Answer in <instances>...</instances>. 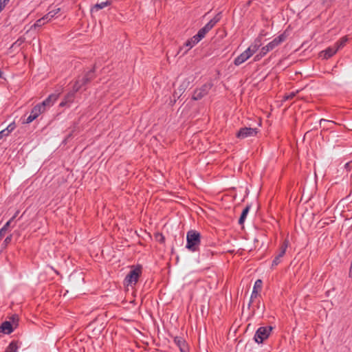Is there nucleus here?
Returning <instances> with one entry per match:
<instances>
[{
	"label": "nucleus",
	"instance_id": "obj_37",
	"mask_svg": "<svg viewBox=\"0 0 352 352\" xmlns=\"http://www.w3.org/2000/svg\"><path fill=\"white\" fill-rule=\"evenodd\" d=\"M10 0H0V12H1Z\"/></svg>",
	"mask_w": 352,
	"mask_h": 352
},
{
	"label": "nucleus",
	"instance_id": "obj_7",
	"mask_svg": "<svg viewBox=\"0 0 352 352\" xmlns=\"http://www.w3.org/2000/svg\"><path fill=\"white\" fill-rule=\"evenodd\" d=\"M213 87L212 81L204 84L200 88L196 89L192 94V99L193 100H199L206 96L211 88Z\"/></svg>",
	"mask_w": 352,
	"mask_h": 352
},
{
	"label": "nucleus",
	"instance_id": "obj_39",
	"mask_svg": "<svg viewBox=\"0 0 352 352\" xmlns=\"http://www.w3.org/2000/svg\"><path fill=\"white\" fill-rule=\"evenodd\" d=\"M244 52L246 53V55H248V58H250L254 54V52H252L250 47Z\"/></svg>",
	"mask_w": 352,
	"mask_h": 352
},
{
	"label": "nucleus",
	"instance_id": "obj_18",
	"mask_svg": "<svg viewBox=\"0 0 352 352\" xmlns=\"http://www.w3.org/2000/svg\"><path fill=\"white\" fill-rule=\"evenodd\" d=\"M250 205H247L245 208L242 210V212L241 214V216L239 219V224L241 225V226H243L245 221V219L247 217V215L250 211Z\"/></svg>",
	"mask_w": 352,
	"mask_h": 352
},
{
	"label": "nucleus",
	"instance_id": "obj_21",
	"mask_svg": "<svg viewBox=\"0 0 352 352\" xmlns=\"http://www.w3.org/2000/svg\"><path fill=\"white\" fill-rule=\"evenodd\" d=\"M335 124H336V123L333 121H330L325 119H321L320 120V126L322 127L324 130H328L331 128V125Z\"/></svg>",
	"mask_w": 352,
	"mask_h": 352
},
{
	"label": "nucleus",
	"instance_id": "obj_19",
	"mask_svg": "<svg viewBox=\"0 0 352 352\" xmlns=\"http://www.w3.org/2000/svg\"><path fill=\"white\" fill-rule=\"evenodd\" d=\"M248 58V55H246V53L243 52L236 58H235L234 60V64L236 66H239L241 64L243 63L245 61H246Z\"/></svg>",
	"mask_w": 352,
	"mask_h": 352
},
{
	"label": "nucleus",
	"instance_id": "obj_45",
	"mask_svg": "<svg viewBox=\"0 0 352 352\" xmlns=\"http://www.w3.org/2000/svg\"><path fill=\"white\" fill-rule=\"evenodd\" d=\"M3 72L0 70V78L1 77Z\"/></svg>",
	"mask_w": 352,
	"mask_h": 352
},
{
	"label": "nucleus",
	"instance_id": "obj_43",
	"mask_svg": "<svg viewBox=\"0 0 352 352\" xmlns=\"http://www.w3.org/2000/svg\"><path fill=\"white\" fill-rule=\"evenodd\" d=\"M176 99H177V98H174L173 101L170 100V102L172 103V104H174L175 103Z\"/></svg>",
	"mask_w": 352,
	"mask_h": 352
},
{
	"label": "nucleus",
	"instance_id": "obj_16",
	"mask_svg": "<svg viewBox=\"0 0 352 352\" xmlns=\"http://www.w3.org/2000/svg\"><path fill=\"white\" fill-rule=\"evenodd\" d=\"M77 91H74V87L72 88V91L69 92L64 98L63 100L60 103V107H65L67 104L71 103L74 101L75 98V94Z\"/></svg>",
	"mask_w": 352,
	"mask_h": 352
},
{
	"label": "nucleus",
	"instance_id": "obj_13",
	"mask_svg": "<svg viewBox=\"0 0 352 352\" xmlns=\"http://www.w3.org/2000/svg\"><path fill=\"white\" fill-rule=\"evenodd\" d=\"M14 329V327L10 321L3 322L0 325V333L10 334Z\"/></svg>",
	"mask_w": 352,
	"mask_h": 352
},
{
	"label": "nucleus",
	"instance_id": "obj_11",
	"mask_svg": "<svg viewBox=\"0 0 352 352\" xmlns=\"http://www.w3.org/2000/svg\"><path fill=\"white\" fill-rule=\"evenodd\" d=\"M263 286V281L261 279H258L255 281L254 285L253 287V290L251 294L250 300L248 303V307L251 306V305L254 302V300L257 298L258 296H260L259 291L261 289Z\"/></svg>",
	"mask_w": 352,
	"mask_h": 352
},
{
	"label": "nucleus",
	"instance_id": "obj_17",
	"mask_svg": "<svg viewBox=\"0 0 352 352\" xmlns=\"http://www.w3.org/2000/svg\"><path fill=\"white\" fill-rule=\"evenodd\" d=\"M19 232L14 231L12 234L8 236L3 241L1 246L3 248H6L12 241L13 237H15V239L17 240L19 236Z\"/></svg>",
	"mask_w": 352,
	"mask_h": 352
},
{
	"label": "nucleus",
	"instance_id": "obj_12",
	"mask_svg": "<svg viewBox=\"0 0 352 352\" xmlns=\"http://www.w3.org/2000/svg\"><path fill=\"white\" fill-rule=\"evenodd\" d=\"M58 94H52L48 97L45 99L42 102L39 103L38 104L41 107H44V110H46V107H50L52 106L54 102L58 99Z\"/></svg>",
	"mask_w": 352,
	"mask_h": 352
},
{
	"label": "nucleus",
	"instance_id": "obj_23",
	"mask_svg": "<svg viewBox=\"0 0 352 352\" xmlns=\"http://www.w3.org/2000/svg\"><path fill=\"white\" fill-rule=\"evenodd\" d=\"M17 340H12L5 350V352H17L19 346Z\"/></svg>",
	"mask_w": 352,
	"mask_h": 352
},
{
	"label": "nucleus",
	"instance_id": "obj_36",
	"mask_svg": "<svg viewBox=\"0 0 352 352\" xmlns=\"http://www.w3.org/2000/svg\"><path fill=\"white\" fill-rule=\"evenodd\" d=\"M296 96L295 92L289 93V94H285L283 97L285 100H289L293 99Z\"/></svg>",
	"mask_w": 352,
	"mask_h": 352
},
{
	"label": "nucleus",
	"instance_id": "obj_28",
	"mask_svg": "<svg viewBox=\"0 0 352 352\" xmlns=\"http://www.w3.org/2000/svg\"><path fill=\"white\" fill-rule=\"evenodd\" d=\"M78 131H79L78 123H74V126H72V128L71 129V131L67 135V138L69 139V138H72L74 133H76Z\"/></svg>",
	"mask_w": 352,
	"mask_h": 352
},
{
	"label": "nucleus",
	"instance_id": "obj_44",
	"mask_svg": "<svg viewBox=\"0 0 352 352\" xmlns=\"http://www.w3.org/2000/svg\"><path fill=\"white\" fill-rule=\"evenodd\" d=\"M4 236L3 233L0 232V241L2 239L3 236Z\"/></svg>",
	"mask_w": 352,
	"mask_h": 352
},
{
	"label": "nucleus",
	"instance_id": "obj_2",
	"mask_svg": "<svg viewBox=\"0 0 352 352\" xmlns=\"http://www.w3.org/2000/svg\"><path fill=\"white\" fill-rule=\"evenodd\" d=\"M96 78L95 66L86 72L84 76H78L73 85L74 91H78L82 87L87 85Z\"/></svg>",
	"mask_w": 352,
	"mask_h": 352
},
{
	"label": "nucleus",
	"instance_id": "obj_1",
	"mask_svg": "<svg viewBox=\"0 0 352 352\" xmlns=\"http://www.w3.org/2000/svg\"><path fill=\"white\" fill-rule=\"evenodd\" d=\"M201 234L195 230H190L186 233V248L189 251L195 252L199 250L201 243Z\"/></svg>",
	"mask_w": 352,
	"mask_h": 352
},
{
	"label": "nucleus",
	"instance_id": "obj_9",
	"mask_svg": "<svg viewBox=\"0 0 352 352\" xmlns=\"http://www.w3.org/2000/svg\"><path fill=\"white\" fill-rule=\"evenodd\" d=\"M288 244H289V241L287 240H285L280 248H279V252L278 253V254L274 257V260L272 261V268H274V267H276V265H278L279 263H280L281 262V258L285 255V252H286V250L288 247Z\"/></svg>",
	"mask_w": 352,
	"mask_h": 352
},
{
	"label": "nucleus",
	"instance_id": "obj_41",
	"mask_svg": "<svg viewBox=\"0 0 352 352\" xmlns=\"http://www.w3.org/2000/svg\"><path fill=\"white\" fill-rule=\"evenodd\" d=\"M213 253L212 252H210V250H207L206 253H203L202 254V256H208L209 255H212Z\"/></svg>",
	"mask_w": 352,
	"mask_h": 352
},
{
	"label": "nucleus",
	"instance_id": "obj_42",
	"mask_svg": "<svg viewBox=\"0 0 352 352\" xmlns=\"http://www.w3.org/2000/svg\"><path fill=\"white\" fill-rule=\"evenodd\" d=\"M3 137H6L5 133L1 131H0V140H1Z\"/></svg>",
	"mask_w": 352,
	"mask_h": 352
},
{
	"label": "nucleus",
	"instance_id": "obj_30",
	"mask_svg": "<svg viewBox=\"0 0 352 352\" xmlns=\"http://www.w3.org/2000/svg\"><path fill=\"white\" fill-rule=\"evenodd\" d=\"M15 219V216H13L1 228L0 232L6 234V231L10 226L11 222Z\"/></svg>",
	"mask_w": 352,
	"mask_h": 352
},
{
	"label": "nucleus",
	"instance_id": "obj_24",
	"mask_svg": "<svg viewBox=\"0 0 352 352\" xmlns=\"http://www.w3.org/2000/svg\"><path fill=\"white\" fill-rule=\"evenodd\" d=\"M337 52L336 49L328 47L325 50L322 51V53L324 54V58L328 59L333 56Z\"/></svg>",
	"mask_w": 352,
	"mask_h": 352
},
{
	"label": "nucleus",
	"instance_id": "obj_46",
	"mask_svg": "<svg viewBox=\"0 0 352 352\" xmlns=\"http://www.w3.org/2000/svg\"><path fill=\"white\" fill-rule=\"evenodd\" d=\"M17 213H18V212L14 215V216H15V217L17 216Z\"/></svg>",
	"mask_w": 352,
	"mask_h": 352
},
{
	"label": "nucleus",
	"instance_id": "obj_40",
	"mask_svg": "<svg viewBox=\"0 0 352 352\" xmlns=\"http://www.w3.org/2000/svg\"><path fill=\"white\" fill-rule=\"evenodd\" d=\"M250 49H251L252 52H254V53H255L256 52H257V50L259 49L258 47L254 46V45H252V44L250 46Z\"/></svg>",
	"mask_w": 352,
	"mask_h": 352
},
{
	"label": "nucleus",
	"instance_id": "obj_38",
	"mask_svg": "<svg viewBox=\"0 0 352 352\" xmlns=\"http://www.w3.org/2000/svg\"><path fill=\"white\" fill-rule=\"evenodd\" d=\"M252 45H254V46H256V47H258L259 48L261 47V38L260 36L256 38L254 40V41L252 43Z\"/></svg>",
	"mask_w": 352,
	"mask_h": 352
},
{
	"label": "nucleus",
	"instance_id": "obj_33",
	"mask_svg": "<svg viewBox=\"0 0 352 352\" xmlns=\"http://www.w3.org/2000/svg\"><path fill=\"white\" fill-rule=\"evenodd\" d=\"M11 323L13 324V327L14 328H16L18 326L19 322V316L16 314L12 315V316L10 318V320Z\"/></svg>",
	"mask_w": 352,
	"mask_h": 352
},
{
	"label": "nucleus",
	"instance_id": "obj_31",
	"mask_svg": "<svg viewBox=\"0 0 352 352\" xmlns=\"http://www.w3.org/2000/svg\"><path fill=\"white\" fill-rule=\"evenodd\" d=\"M256 309L258 310L259 314L263 315L264 314V312H265V305L263 303H261L260 300H258L256 302Z\"/></svg>",
	"mask_w": 352,
	"mask_h": 352
},
{
	"label": "nucleus",
	"instance_id": "obj_4",
	"mask_svg": "<svg viewBox=\"0 0 352 352\" xmlns=\"http://www.w3.org/2000/svg\"><path fill=\"white\" fill-rule=\"evenodd\" d=\"M288 36L289 33L287 32V30H285L283 33L270 41L267 45L263 46L261 48L263 53L267 54L268 52L274 50L276 47L285 42L287 40Z\"/></svg>",
	"mask_w": 352,
	"mask_h": 352
},
{
	"label": "nucleus",
	"instance_id": "obj_27",
	"mask_svg": "<svg viewBox=\"0 0 352 352\" xmlns=\"http://www.w3.org/2000/svg\"><path fill=\"white\" fill-rule=\"evenodd\" d=\"M348 37L346 36H344L342 38H341L336 43V45H337V47H336V50L337 51L340 49V48H342L343 47L346 42L348 41Z\"/></svg>",
	"mask_w": 352,
	"mask_h": 352
},
{
	"label": "nucleus",
	"instance_id": "obj_26",
	"mask_svg": "<svg viewBox=\"0 0 352 352\" xmlns=\"http://www.w3.org/2000/svg\"><path fill=\"white\" fill-rule=\"evenodd\" d=\"M15 128H16V124H15L14 122H13L11 124H10L7 126V128L2 130V131L5 133L6 136H8L10 135V133L14 130Z\"/></svg>",
	"mask_w": 352,
	"mask_h": 352
},
{
	"label": "nucleus",
	"instance_id": "obj_25",
	"mask_svg": "<svg viewBox=\"0 0 352 352\" xmlns=\"http://www.w3.org/2000/svg\"><path fill=\"white\" fill-rule=\"evenodd\" d=\"M60 11V8H56L50 11L46 15H45V19L47 21H50L52 18H54L59 12Z\"/></svg>",
	"mask_w": 352,
	"mask_h": 352
},
{
	"label": "nucleus",
	"instance_id": "obj_6",
	"mask_svg": "<svg viewBox=\"0 0 352 352\" xmlns=\"http://www.w3.org/2000/svg\"><path fill=\"white\" fill-rule=\"evenodd\" d=\"M272 329L273 327L271 326L259 327L254 334V341L258 344L263 343L265 340H267L269 338Z\"/></svg>",
	"mask_w": 352,
	"mask_h": 352
},
{
	"label": "nucleus",
	"instance_id": "obj_8",
	"mask_svg": "<svg viewBox=\"0 0 352 352\" xmlns=\"http://www.w3.org/2000/svg\"><path fill=\"white\" fill-rule=\"evenodd\" d=\"M258 133L257 128L242 127L236 134L237 138L244 139L248 137L256 136Z\"/></svg>",
	"mask_w": 352,
	"mask_h": 352
},
{
	"label": "nucleus",
	"instance_id": "obj_32",
	"mask_svg": "<svg viewBox=\"0 0 352 352\" xmlns=\"http://www.w3.org/2000/svg\"><path fill=\"white\" fill-rule=\"evenodd\" d=\"M47 21H48L47 20V19H45V16H44L43 17L38 19L36 23L34 24V28H36V27H41L42 25H43Z\"/></svg>",
	"mask_w": 352,
	"mask_h": 352
},
{
	"label": "nucleus",
	"instance_id": "obj_3",
	"mask_svg": "<svg viewBox=\"0 0 352 352\" xmlns=\"http://www.w3.org/2000/svg\"><path fill=\"white\" fill-rule=\"evenodd\" d=\"M221 12L217 13L208 23L201 28L197 34L195 35V39L200 41L204 38L206 34L212 29V28L221 20Z\"/></svg>",
	"mask_w": 352,
	"mask_h": 352
},
{
	"label": "nucleus",
	"instance_id": "obj_10",
	"mask_svg": "<svg viewBox=\"0 0 352 352\" xmlns=\"http://www.w3.org/2000/svg\"><path fill=\"white\" fill-rule=\"evenodd\" d=\"M44 107H41L38 104L35 105L31 111L30 115L26 118L23 123L29 124L36 119L39 115L45 112Z\"/></svg>",
	"mask_w": 352,
	"mask_h": 352
},
{
	"label": "nucleus",
	"instance_id": "obj_35",
	"mask_svg": "<svg viewBox=\"0 0 352 352\" xmlns=\"http://www.w3.org/2000/svg\"><path fill=\"white\" fill-rule=\"evenodd\" d=\"M267 54L266 53H263V50L261 49V51L259 52L258 54H257L254 57V61H258L260 60L263 57H264Z\"/></svg>",
	"mask_w": 352,
	"mask_h": 352
},
{
	"label": "nucleus",
	"instance_id": "obj_20",
	"mask_svg": "<svg viewBox=\"0 0 352 352\" xmlns=\"http://www.w3.org/2000/svg\"><path fill=\"white\" fill-rule=\"evenodd\" d=\"M112 3V0H107L104 2H101L100 3H96L94 6V7L91 8V11H98L99 10H101L107 6H111Z\"/></svg>",
	"mask_w": 352,
	"mask_h": 352
},
{
	"label": "nucleus",
	"instance_id": "obj_14",
	"mask_svg": "<svg viewBox=\"0 0 352 352\" xmlns=\"http://www.w3.org/2000/svg\"><path fill=\"white\" fill-rule=\"evenodd\" d=\"M174 342L179 348L181 352H186L188 349V345L184 339L181 336L174 337Z\"/></svg>",
	"mask_w": 352,
	"mask_h": 352
},
{
	"label": "nucleus",
	"instance_id": "obj_15",
	"mask_svg": "<svg viewBox=\"0 0 352 352\" xmlns=\"http://www.w3.org/2000/svg\"><path fill=\"white\" fill-rule=\"evenodd\" d=\"M190 84V81L188 80H185L180 85L177 90H175L173 94V98H179V97L182 95V94L185 91L186 88L188 87Z\"/></svg>",
	"mask_w": 352,
	"mask_h": 352
},
{
	"label": "nucleus",
	"instance_id": "obj_29",
	"mask_svg": "<svg viewBox=\"0 0 352 352\" xmlns=\"http://www.w3.org/2000/svg\"><path fill=\"white\" fill-rule=\"evenodd\" d=\"M25 41V37H19L14 43H12L11 48H16L20 47Z\"/></svg>",
	"mask_w": 352,
	"mask_h": 352
},
{
	"label": "nucleus",
	"instance_id": "obj_5",
	"mask_svg": "<svg viewBox=\"0 0 352 352\" xmlns=\"http://www.w3.org/2000/svg\"><path fill=\"white\" fill-rule=\"evenodd\" d=\"M142 272V266L141 265H132L131 270L126 275L124 281L127 285H135Z\"/></svg>",
	"mask_w": 352,
	"mask_h": 352
},
{
	"label": "nucleus",
	"instance_id": "obj_34",
	"mask_svg": "<svg viewBox=\"0 0 352 352\" xmlns=\"http://www.w3.org/2000/svg\"><path fill=\"white\" fill-rule=\"evenodd\" d=\"M155 239L160 243H164L165 242V237L162 233H156L155 234Z\"/></svg>",
	"mask_w": 352,
	"mask_h": 352
},
{
	"label": "nucleus",
	"instance_id": "obj_22",
	"mask_svg": "<svg viewBox=\"0 0 352 352\" xmlns=\"http://www.w3.org/2000/svg\"><path fill=\"white\" fill-rule=\"evenodd\" d=\"M195 36H193L192 38L186 41V43H184V46L188 48L184 52V53H186L190 49H191L193 46H195L199 42V41H197V39H195Z\"/></svg>",
	"mask_w": 352,
	"mask_h": 352
}]
</instances>
